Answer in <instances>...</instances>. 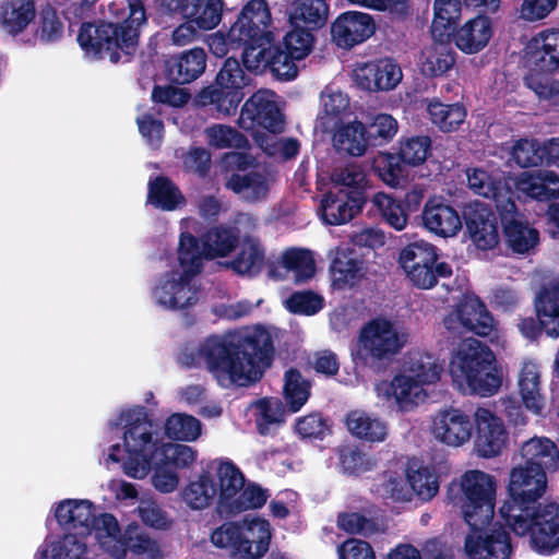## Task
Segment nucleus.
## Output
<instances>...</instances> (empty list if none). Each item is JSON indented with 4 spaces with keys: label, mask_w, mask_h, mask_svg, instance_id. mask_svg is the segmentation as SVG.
Segmentation results:
<instances>
[{
    "label": "nucleus",
    "mask_w": 559,
    "mask_h": 559,
    "mask_svg": "<svg viewBox=\"0 0 559 559\" xmlns=\"http://www.w3.org/2000/svg\"><path fill=\"white\" fill-rule=\"evenodd\" d=\"M254 228V221L248 214H239L233 226L222 225L211 228L202 238L200 249L194 238L202 260L227 257L237 247L240 238H243Z\"/></svg>",
    "instance_id": "nucleus-17"
},
{
    "label": "nucleus",
    "mask_w": 559,
    "mask_h": 559,
    "mask_svg": "<svg viewBox=\"0 0 559 559\" xmlns=\"http://www.w3.org/2000/svg\"><path fill=\"white\" fill-rule=\"evenodd\" d=\"M371 203L389 226L397 231L406 228L408 213L399 200L384 192H378L371 198Z\"/></svg>",
    "instance_id": "nucleus-55"
},
{
    "label": "nucleus",
    "mask_w": 559,
    "mask_h": 559,
    "mask_svg": "<svg viewBox=\"0 0 559 559\" xmlns=\"http://www.w3.org/2000/svg\"><path fill=\"white\" fill-rule=\"evenodd\" d=\"M328 257L331 261L330 276L333 289H350L364 280L366 275L364 262L349 246L335 247L329 251Z\"/></svg>",
    "instance_id": "nucleus-23"
},
{
    "label": "nucleus",
    "mask_w": 559,
    "mask_h": 559,
    "mask_svg": "<svg viewBox=\"0 0 559 559\" xmlns=\"http://www.w3.org/2000/svg\"><path fill=\"white\" fill-rule=\"evenodd\" d=\"M111 437L122 430V443L111 444L105 452V464L120 463L122 472L130 478L144 479L163 441L159 429L148 419L143 407L120 412L108 423Z\"/></svg>",
    "instance_id": "nucleus-4"
},
{
    "label": "nucleus",
    "mask_w": 559,
    "mask_h": 559,
    "mask_svg": "<svg viewBox=\"0 0 559 559\" xmlns=\"http://www.w3.org/2000/svg\"><path fill=\"white\" fill-rule=\"evenodd\" d=\"M242 530L246 536L251 540V546L255 545L254 552L251 551L249 559H259L263 557L271 539L270 523L262 518L248 515L241 521Z\"/></svg>",
    "instance_id": "nucleus-58"
},
{
    "label": "nucleus",
    "mask_w": 559,
    "mask_h": 559,
    "mask_svg": "<svg viewBox=\"0 0 559 559\" xmlns=\"http://www.w3.org/2000/svg\"><path fill=\"white\" fill-rule=\"evenodd\" d=\"M374 393L378 400L402 414L415 412L430 396L427 388L401 372L391 380L377 382Z\"/></svg>",
    "instance_id": "nucleus-15"
},
{
    "label": "nucleus",
    "mask_w": 559,
    "mask_h": 559,
    "mask_svg": "<svg viewBox=\"0 0 559 559\" xmlns=\"http://www.w3.org/2000/svg\"><path fill=\"white\" fill-rule=\"evenodd\" d=\"M469 189L481 197L492 199L497 210L500 209L502 200H512L513 192L508 183L502 185V174L498 169L487 170L484 168H471L466 171Z\"/></svg>",
    "instance_id": "nucleus-35"
},
{
    "label": "nucleus",
    "mask_w": 559,
    "mask_h": 559,
    "mask_svg": "<svg viewBox=\"0 0 559 559\" xmlns=\"http://www.w3.org/2000/svg\"><path fill=\"white\" fill-rule=\"evenodd\" d=\"M243 64L248 70L270 71L282 81H293L297 78L299 68L298 59L293 58L281 44H274V39L267 45L246 48L242 53Z\"/></svg>",
    "instance_id": "nucleus-16"
},
{
    "label": "nucleus",
    "mask_w": 559,
    "mask_h": 559,
    "mask_svg": "<svg viewBox=\"0 0 559 559\" xmlns=\"http://www.w3.org/2000/svg\"><path fill=\"white\" fill-rule=\"evenodd\" d=\"M408 337L407 330L394 321L371 320L360 331L356 357L364 364L391 359L406 346Z\"/></svg>",
    "instance_id": "nucleus-10"
},
{
    "label": "nucleus",
    "mask_w": 559,
    "mask_h": 559,
    "mask_svg": "<svg viewBox=\"0 0 559 559\" xmlns=\"http://www.w3.org/2000/svg\"><path fill=\"white\" fill-rule=\"evenodd\" d=\"M492 36V25L489 17L478 15L464 25L454 34V44L463 52L473 55L483 50Z\"/></svg>",
    "instance_id": "nucleus-36"
},
{
    "label": "nucleus",
    "mask_w": 559,
    "mask_h": 559,
    "mask_svg": "<svg viewBox=\"0 0 559 559\" xmlns=\"http://www.w3.org/2000/svg\"><path fill=\"white\" fill-rule=\"evenodd\" d=\"M399 372L408 376V378L416 380L429 390L430 385L440 381L443 364L431 353L413 350L405 356L402 369Z\"/></svg>",
    "instance_id": "nucleus-33"
},
{
    "label": "nucleus",
    "mask_w": 559,
    "mask_h": 559,
    "mask_svg": "<svg viewBox=\"0 0 559 559\" xmlns=\"http://www.w3.org/2000/svg\"><path fill=\"white\" fill-rule=\"evenodd\" d=\"M479 530L466 536L465 552L472 559H509L512 554V545L506 531H492L486 538L478 534Z\"/></svg>",
    "instance_id": "nucleus-31"
},
{
    "label": "nucleus",
    "mask_w": 559,
    "mask_h": 559,
    "mask_svg": "<svg viewBox=\"0 0 559 559\" xmlns=\"http://www.w3.org/2000/svg\"><path fill=\"white\" fill-rule=\"evenodd\" d=\"M313 29L301 27V25L293 26V28L285 34L280 43L285 49L289 51L293 58L299 61L306 59L312 51L314 46Z\"/></svg>",
    "instance_id": "nucleus-59"
},
{
    "label": "nucleus",
    "mask_w": 559,
    "mask_h": 559,
    "mask_svg": "<svg viewBox=\"0 0 559 559\" xmlns=\"http://www.w3.org/2000/svg\"><path fill=\"white\" fill-rule=\"evenodd\" d=\"M210 468L218 479L219 497L217 511L219 514H224L228 504L243 488L245 477L239 468L229 460H215L211 463Z\"/></svg>",
    "instance_id": "nucleus-37"
},
{
    "label": "nucleus",
    "mask_w": 559,
    "mask_h": 559,
    "mask_svg": "<svg viewBox=\"0 0 559 559\" xmlns=\"http://www.w3.org/2000/svg\"><path fill=\"white\" fill-rule=\"evenodd\" d=\"M345 425L352 436L367 442H382L388 436L386 423L361 409L349 412Z\"/></svg>",
    "instance_id": "nucleus-42"
},
{
    "label": "nucleus",
    "mask_w": 559,
    "mask_h": 559,
    "mask_svg": "<svg viewBox=\"0 0 559 559\" xmlns=\"http://www.w3.org/2000/svg\"><path fill=\"white\" fill-rule=\"evenodd\" d=\"M122 538L118 520L112 514H94L91 527L84 533L48 537L40 549V559H82L96 546L109 554H119Z\"/></svg>",
    "instance_id": "nucleus-7"
},
{
    "label": "nucleus",
    "mask_w": 559,
    "mask_h": 559,
    "mask_svg": "<svg viewBox=\"0 0 559 559\" xmlns=\"http://www.w3.org/2000/svg\"><path fill=\"white\" fill-rule=\"evenodd\" d=\"M464 218L469 237L478 249L490 250L498 245L497 219L487 205L480 202L469 203Z\"/></svg>",
    "instance_id": "nucleus-25"
},
{
    "label": "nucleus",
    "mask_w": 559,
    "mask_h": 559,
    "mask_svg": "<svg viewBox=\"0 0 559 559\" xmlns=\"http://www.w3.org/2000/svg\"><path fill=\"white\" fill-rule=\"evenodd\" d=\"M205 68L206 55L202 48L185 51L167 62L168 76L178 84H188L197 80Z\"/></svg>",
    "instance_id": "nucleus-40"
},
{
    "label": "nucleus",
    "mask_w": 559,
    "mask_h": 559,
    "mask_svg": "<svg viewBox=\"0 0 559 559\" xmlns=\"http://www.w3.org/2000/svg\"><path fill=\"white\" fill-rule=\"evenodd\" d=\"M36 16L35 0H3L0 3V29L9 36L23 34Z\"/></svg>",
    "instance_id": "nucleus-34"
},
{
    "label": "nucleus",
    "mask_w": 559,
    "mask_h": 559,
    "mask_svg": "<svg viewBox=\"0 0 559 559\" xmlns=\"http://www.w3.org/2000/svg\"><path fill=\"white\" fill-rule=\"evenodd\" d=\"M281 264L296 283L307 282L316 274L313 253L308 249L286 250L281 257Z\"/></svg>",
    "instance_id": "nucleus-50"
},
{
    "label": "nucleus",
    "mask_w": 559,
    "mask_h": 559,
    "mask_svg": "<svg viewBox=\"0 0 559 559\" xmlns=\"http://www.w3.org/2000/svg\"><path fill=\"white\" fill-rule=\"evenodd\" d=\"M400 64L391 58L357 63L354 80L359 87L369 92H389L402 81Z\"/></svg>",
    "instance_id": "nucleus-18"
},
{
    "label": "nucleus",
    "mask_w": 559,
    "mask_h": 559,
    "mask_svg": "<svg viewBox=\"0 0 559 559\" xmlns=\"http://www.w3.org/2000/svg\"><path fill=\"white\" fill-rule=\"evenodd\" d=\"M198 456V451L190 445L163 440L154 462L175 471L189 469L195 464Z\"/></svg>",
    "instance_id": "nucleus-52"
},
{
    "label": "nucleus",
    "mask_w": 559,
    "mask_h": 559,
    "mask_svg": "<svg viewBox=\"0 0 559 559\" xmlns=\"http://www.w3.org/2000/svg\"><path fill=\"white\" fill-rule=\"evenodd\" d=\"M374 31L376 23L372 16L358 11L341 14L331 25L332 39L341 48H352L364 43Z\"/></svg>",
    "instance_id": "nucleus-24"
},
{
    "label": "nucleus",
    "mask_w": 559,
    "mask_h": 559,
    "mask_svg": "<svg viewBox=\"0 0 559 559\" xmlns=\"http://www.w3.org/2000/svg\"><path fill=\"white\" fill-rule=\"evenodd\" d=\"M311 395V383L296 369L284 374L283 399L290 413L299 412Z\"/></svg>",
    "instance_id": "nucleus-49"
},
{
    "label": "nucleus",
    "mask_w": 559,
    "mask_h": 559,
    "mask_svg": "<svg viewBox=\"0 0 559 559\" xmlns=\"http://www.w3.org/2000/svg\"><path fill=\"white\" fill-rule=\"evenodd\" d=\"M538 323L548 336H559V280L549 283L535 302Z\"/></svg>",
    "instance_id": "nucleus-41"
},
{
    "label": "nucleus",
    "mask_w": 559,
    "mask_h": 559,
    "mask_svg": "<svg viewBox=\"0 0 559 559\" xmlns=\"http://www.w3.org/2000/svg\"><path fill=\"white\" fill-rule=\"evenodd\" d=\"M511 156L522 168L542 165L559 168V138H551L544 142L528 138L520 139L514 142Z\"/></svg>",
    "instance_id": "nucleus-26"
},
{
    "label": "nucleus",
    "mask_w": 559,
    "mask_h": 559,
    "mask_svg": "<svg viewBox=\"0 0 559 559\" xmlns=\"http://www.w3.org/2000/svg\"><path fill=\"white\" fill-rule=\"evenodd\" d=\"M352 114L347 94L335 86H326L320 95V110L317 128L324 132L332 131Z\"/></svg>",
    "instance_id": "nucleus-32"
},
{
    "label": "nucleus",
    "mask_w": 559,
    "mask_h": 559,
    "mask_svg": "<svg viewBox=\"0 0 559 559\" xmlns=\"http://www.w3.org/2000/svg\"><path fill=\"white\" fill-rule=\"evenodd\" d=\"M449 498L472 530H481L495 514L497 479L484 471H466L451 484Z\"/></svg>",
    "instance_id": "nucleus-9"
},
{
    "label": "nucleus",
    "mask_w": 559,
    "mask_h": 559,
    "mask_svg": "<svg viewBox=\"0 0 559 559\" xmlns=\"http://www.w3.org/2000/svg\"><path fill=\"white\" fill-rule=\"evenodd\" d=\"M461 16L460 0H435V17L431 25L432 36L442 40L450 35L453 25Z\"/></svg>",
    "instance_id": "nucleus-56"
},
{
    "label": "nucleus",
    "mask_w": 559,
    "mask_h": 559,
    "mask_svg": "<svg viewBox=\"0 0 559 559\" xmlns=\"http://www.w3.org/2000/svg\"><path fill=\"white\" fill-rule=\"evenodd\" d=\"M431 151V140L427 135H416L404 140L400 147L403 163L419 166L426 162Z\"/></svg>",
    "instance_id": "nucleus-63"
},
{
    "label": "nucleus",
    "mask_w": 559,
    "mask_h": 559,
    "mask_svg": "<svg viewBox=\"0 0 559 559\" xmlns=\"http://www.w3.org/2000/svg\"><path fill=\"white\" fill-rule=\"evenodd\" d=\"M423 226L441 238L455 237L462 229L459 212L442 195H431L421 212Z\"/></svg>",
    "instance_id": "nucleus-22"
},
{
    "label": "nucleus",
    "mask_w": 559,
    "mask_h": 559,
    "mask_svg": "<svg viewBox=\"0 0 559 559\" xmlns=\"http://www.w3.org/2000/svg\"><path fill=\"white\" fill-rule=\"evenodd\" d=\"M399 262L407 280L421 289H430L437 284L438 277H448L452 274L448 263L438 262L436 247L424 240L403 248Z\"/></svg>",
    "instance_id": "nucleus-12"
},
{
    "label": "nucleus",
    "mask_w": 559,
    "mask_h": 559,
    "mask_svg": "<svg viewBox=\"0 0 559 559\" xmlns=\"http://www.w3.org/2000/svg\"><path fill=\"white\" fill-rule=\"evenodd\" d=\"M507 183L510 187L512 183L519 194L531 199L538 201L559 199V175L554 170L523 171L510 178Z\"/></svg>",
    "instance_id": "nucleus-28"
},
{
    "label": "nucleus",
    "mask_w": 559,
    "mask_h": 559,
    "mask_svg": "<svg viewBox=\"0 0 559 559\" xmlns=\"http://www.w3.org/2000/svg\"><path fill=\"white\" fill-rule=\"evenodd\" d=\"M51 510L59 526L80 535L91 527L95 504L88 499L69 498L56 502Z\"/></svg>",
    "instance_id": "nucleus-29"
},
{
    "label": "nucleus",
    "mask_w": 559,
    "mask_h": 559,
    "mask_svg": "<svg viewBox=\"0 0 559 559\" xmlns=\"http://www.w3.org/2000/svg\"><path fill=\"white\" fill-rule=\"evenodd\" d=\"M202 432L199 419L191 415L176 413L165 423V433L169 439L191 442L195 441Z\"/></svg>",
    "instance_id": "nucleus-57"
},
{
    "label": "nucleus",
    "mask_w": 559,
    "mask_h": 559,
    "mask_svg": "<svg viewBox=\"0 0 559 559\" xmlns=\"http://www.w3.org/2000/svg\"><path fill=\"white\" fill-rule=\"evenodd\" d=\"M287 16L292 26L305 25L309 29H318L328 21L329 4L324 0H292Z\"/></svg>",
    "instance_id": "nucleus-43"
},
{
    "label": "nucleus",
    "mask_w": 559,
    "mask_h": 559,
    "mask_svg": "<svg viewBox=\"0 0 559 559\" xmlns=\"http://www.w3.org/2000/svg\"><path fill=\"white\" fill-rule=\"evenodd\" d=\"M547 489V474L516 464L510 471L506 500L499 509L504 524L516 535H530L531 545L542 556L559 547V504H536Z\"/></svg>",
    "instance_id": "nucleus-2"
},
{
    "label": "nucleus",
    "mask_w": 559,
    "mask_h": 559,
    "mask_svg": "<svg viewBox=\"0 0 559 559\" xmlns=\"http://www.w3.org/2000/svg\"><path fill=\"white\" fill-rule=\"evenodd\" d=\"M518 389L524 407L534 415H542L545 397L542 394L540 371L534 361H524L519 373Z\"/></svg>",
    "instance_id": "nucleus-39"
},
{
    "label": "nucleus",
    "mask_w": 559,
    "mask_h": 559,
    "mask_svg": "<svg viewBox=\"0 0 559 559\" xmlns=\"http://www.w3.org/2000/svg\"><path fill=\"white\" fill-rule=\"evenodd\" d=\"M449 370L453 385L463 394L488 397L502 385V370L496 355L474 337L465 338L453 350Z\"/></svg>",
    "instance_id": "nucleus-6"
},
{
    "label": "nucleus",
    "mask_w": 559,
    "mask_h": 559,
    "mask_svg": "<svg viewBox=\"0 0 559 559\" xmlns=\"http://www.w3.org/2000/svg\"><path fill=\"white\" fill-rule=\"evenodd\" d=\"M454 53L442 44L425 47L418 59L420 72L426 76H440L454 66Z\"/></svg>",
    "instance_id": "nucleus-47"
},
{
    "label": "nucleus",
    "mask_w": 559,
    "mask_h": 559,
    "mask_svg": "<svg viewBox=\"0 0 559 559\" xmlns=\"http://www.w3.org/2000/svg\"><path fill=\"white\" fill-rule=\"evenodd\" d=\"M205 135L209 144L216 148H242L248 144L247 139L241 133L225 124H213L206 128Z\"/></svg>",
    "instance_id": "nucleus-64"
},
{
    "label": "nucleus",
    "mask_w": 559,
    "mask_h": 559,
    "mask_svg": "<svg viewBox=\"0 0 559 559\" xmlns=\"http://www.w3.org/2000/svg\"><path fill=\"white\" fill-rule=\"evenodd\" d=\"M102 14L100 23L82 25L78 41L87 58H108L116 63L122 52L135 51L141 28L147 23L146 10L141 0H108Z\"/></svg>",
    "instance_id": "nucleus-3"
},
{
    "label": "nucleus",
    "mask_w": 559,
    "mask_h": 559,
    "mask_svg": "<svg viewBox=\"0 0 559 559\" xmlns=\"http://www.w3.org/2000/svg\"><path fill=\"white\" fill-rule=\"evenodd\" d=\"M523 465L543 471L545 474L559 469V449L547 437H533L523 442L519 449Z\"/></svg>",
    "instance_id": "nucleus-30"
},
{
    "label": "nucleus",
    "mask_w": 559,
    "mask_h": 559,
    "mask_svg": "<svg viewBox=\"0 0 559 559\" xmlns=\"http://www.w3.org/2000/svg\"><path fill=\"white\" fill-rule=\"evenodd\" d=\"M273 353L272 333L254 325L211 335L197 349V357H181L188 367L204 364L217 384L229 389L258 381Z\"/></svg>",
    "instance_id": "nucleus-1"
},
{
    "label": "nucleus",
    "mask_w": 559,
    "mask_h": 559,
    "mask_svg": "<svg viewBox=\"0 0 559 559\" xmlns=\"http://www.w3.org/2000/svg\"><path fill=\"white\" fill-rule=\"evenodd\" d=\"M503 225L508 246L516 253H528L539 242L536 228L523 221L516 211L514 200H502L498 210Z\"/></svg>",
    "instance_id": "nucleus-21"
},
{
    "label": "nucleus",
    "mask_w": 559,
    "mask_h": 559,
    "mask_svg": "<svg viewBox=\"0 0 559 559\" xmlns=\"http://www.w3.org/2000/svg\"><path fill=\"white\" fill-rule=\"evenodd\" d=\"M227 187L241 198L255 201L264 198L270 188V177L265 169L257 167L250 173L233 175Z\"/></svg>",
    "instance_id": "nucleus-45"
},
{
    "label": "nucleus",
    "mask_w": 559,
    "mask_h": 559,
    "mask_svg": "<svg viewBox=\"0 0 559 559\" xmlns=\"http://www.w3.org/2000/svg\"><path fill=\"white\" fill-rule=\"evenodd\" d=\"M285 407L278 399H263L255 403L258 411L257 424L262 435L269 433L272 426L285 421Z\"/></svg>",
    "instance_id": "nucleus-61"
},
{
    "label": "nucleus",
    "mask_w": 559,
    "mask_h": 559,
    "mask_svg": "<svg viewBox=\"0 0 559 559\" xmlns=\"http://www.w3.org/2000/svg\"><path fill=\"white\" fill-rule=\"evenodd\" d=\"M182 501L192 510H204L217 496L216 484L209 471L201 472L180 492Z\"/></svg>",
    "instance_id": "nucleus-44"
},
{
    "label": "nucleus",
    "mask_w": 559,
    "mask_h": 559,
    "mask_svg": "<svg viewBox=\"0 0 559 559\" xmlns=\"http://www.w3.org/2000/svg\"><path fill=\"white\" fill-rule=\"evenodd\" d=\"M476 428L475 448L483 457H493L501 453L508 441V432L502 419L486 407L474 413Z\"/></svg>",
    "instance_id": "nucleus-20"
},
{
    "label": "nucleus",
    "mask_w": 559,
    "mask_h": 559,
    "mask_svg": "<svg viewBox=\"0 0 559 559\" xmlns=\"http://www.w3.org/2000/svg\"><path fill=\"white\" fill-rule=\"evenodd\" d=\"M249 84V78L235 58L225 60L215 78V84L204 87L197 97L201 106L213 105L223 116L236 112L243 98L241 92Z\"/></svg>",
    "instance_id": "nucleus-11"
},
{
    "label": "nucleus",
    "mask_w": 559,
    "mask_h": 559,
    "mask_svg": "<svg viewBox=\"0 0 559 559\" xmlns=\"http://www.w3.org/2000/svg\"><path fill=\"white\" fill-rule=\"evenodd\" d=\"M240 491L228 504L223 515L229 516L242 511L259 509L269 498L266 490L257 485H249Z\"/></svg>",
    "instance_id": "nucleus-62"
},
{
    "label": "nucleus",
    "mask_w": 559,
    "mask_h": 559,
    "mask_svg": "<svg viewBox=\"0 0 559 559\" xmlns=\"http://www.w3.org/2000/svg\"><path fill=\"white\" fill-rule=\"evenodd\" d=\"M409 489L421 500L432 499L439 490V478L435 469L413 461L406 471Z\"/></svg>",
    "instance_id": "nucleus-51"
},
{
    "label": "nucleus",
    "mask_w": 559,
    "mask_h": 559,
    "mask_svg": "<svg viewBox=\"0 0 559 559\" xmlns=\"http://www.w3.org/2000/svg\"><path fill=\"white\" fill-rule=\"evenodd\" d=\"M424 103L431 123L442 132L455 131L466 118L465 108L459 104H443L437 98Z\"/></svg>",
    "instance_id": "nucleus-46"
},
{
    "label": "nucleus",
    "mask_w": 559,
    "mask_h": 559,
    "mask_svg": "<svg viewBox=\"0 0 559 559\" xmlns=\"http://www.w3.org/2000/svg\"><path fill=\"white\" fill-rule=\"evenodd\" d=\"M431 432L441 443L459 448L472 439L474 421L460 408L442 409L432 417Z\"/></svg>",
    "instance_id": "nucleus-19"
},
{
    "label": "nucleus",
    "mask_w": 559,
    "mask_h": 559,
    "mask_svg": "<svg viewBox=\"0 0 559 559\" xmlns=\"http://www.w3.org/2000/svg\"><path fill=\"white\" fill-rule=\"evenodd\" d=\"M211 542L218 548H228L243 556L251 555V540L245 535L241 522L222 524L211 534Z\"/></svg>",
    "instance_id": "nucleus-48"
},
{
    "label": "nucleus",
    "mask_w": 559,
    "mask_h": 559,
    "mask_svg": "<svg viewBox=\"0 0 559 559\" xmlns=\"http://www.w3.org/2000/svg\"><path fill=\"white\" fill-rule=\"evenodd\" d=\"M277 133H266L265 131L253 132L255 143L270 156L290 158L297 155L299 144L296 140L278 139Z\"/></svg>",
    "instance_id": "nucleus-60"
},
{
    "label": "nucleus",
    "mask_w": 559,
    "mask_h": 559,
    "mask_svg": "<svg viewBox=\"0 0 559 559\" xmlns=\"http://www.w3.org/2000/svg\"><path fill=\"white\" fill-rule=\"evenodd\" d=\"M198 229V221H181L178 263L163 273L152 289V300L162 309L183 310L193 307L200 300L195 276L202 270V258L191 234Z\"/></svg>",
    "instance_id": "nucleus-5"
},
{
    "label": "nucleus",
    "mask_w": 559,
    "mask_h": 559,
    "mask_svg": "<svg viewBox=\"0 0 559 559\" xmlns=\"http://www.w3.org/2000/svg\"><path fill=\"white\" fill-rule=\"evenodd\" d=\"M272 15L266 0H249L231 25V40L245 41L246 48L267 45L273 40L269 31Z\"/></svg>",
    "instance_id": "nucleus-13"
},
{
    "label": "nucleus",
    "mask_w": 559,
    "mask_h": 559,
    "mask_svg": "<svg viewBox=\"0 0 559 559\" xmlns=\"http://www.w3.org/2000/svg\"><path fill=\"white\" fill-rule=\"evenodd\" d=\"M360 192L345 189H330L321 199L319 213L328 225H342L349 222L360 210Z\"/></svg>",
    "instance_id": "nucleus-27"
},
{
    "label": "nucleus",
    "mask_w": 559,
    "mask_h": 559,
    "mask_svg": "<svg viewBox=\"0 0 559 559\" xmlns=\"http://www.w3.org/2000/svg\"><path fill=\"white\" fill-rule=\"evenodd\" d=\"M263 261L264 253L259 242L246 235L242 239L240 251L230 265L238 274L252 276L261 271Z\"/></svg>",
    "instance_id": "nucleus-54"
},
{
    "label": "nucleus",
    "mask_w": 559,
    "mask_h": 559,
    "mask_svg": "<svg viewBox=\"0 0 559 559\" xmlns=\"http://www.w3.org/2000/svg\"><path fill=\"white\" fill-rule=\"evenodd\" d=\"M523 61L530 72L525 85L540 102L555 103L559 98V28L543 29L532 36L523 49Z\"/></svg>",
    "instance_id": "nucleus-8"
},
{
    "label": "nucleus",
    "mask_w": 559,
    "mask_h": 559,
    "mask_svg": "<svg viewBox=\"0 0 559 559\" xmlns=\"http://www.w3.org/2000/svg\"><path fill=\"white\" fill-rule=\"evenodd\" d=\"M147 202L158 209L174 211L185 204V198L170 180L157 177L148 183Z\"/></svg>",
    "instance_id": "nucleus-53"
},
{
    "label": "nucleus",
    "mask_w": 559,
    "mask_h": 559,
    "mask_svg": "<svg viewBox=\"0 0 559 559\" xmlns=\"http://www.w3.org/2000/svg\"><path fill=\"white\" fill-rule=\"evenodd\" d=\"M332 131L333 147L354 157L362 156L370 144L366 126L359 120L340 123Z\"/></svg>",
    "instance_id": "nucleus-38"
},
{
    "label": "nucleus",
    "mask_w": 559,
    "mask_h": 559,
    "mask_svg": "<svg viewBox=\"0 0 559 559\" xmlns=\"http://www.w3.org/2000/svg\"><path fill=\"white\" fill-rule=\"evenodd\" d=\"M238 126L247 131L261 127L266 133H281L284 118L280 108L278 96L270 90L255 92L242 106Z\"/></svg>",
    "instance_id": "nucleus-14"
}]
</instances>
